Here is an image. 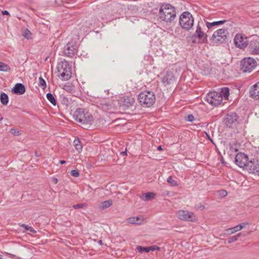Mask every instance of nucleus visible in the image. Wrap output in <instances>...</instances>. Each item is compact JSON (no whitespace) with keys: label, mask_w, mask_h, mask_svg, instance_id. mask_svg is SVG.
Here are the masks:
<instances>
[{"label":"nucleus","mask_w":259,"mask_h":259,"mask_svg":"<svg viewBox=\"0 0 259 259\" xmlns=\"http://www.w3.org/2000/svg\"><path fill=\"white\" fill-rule=\"evenodd\" d=\"M176 16L175 8L170 4H164L160 7L159 16L162 21L166 23H171L175 19Z\"/></svg>","instance_id":"nucleus-1"},{"label":"nucleus","mask_w":259,"mask_h":259,"mask_svg":"<svg viewBox=\"0 0 259 259\" xmlns=\"http://www.w3.org/2000/svg\"><path fill=\"white\" fill-rule=\"evenodd\" d=\"M138 101L143 107H150L155 102V95L152 92L144 91L139 95Z\"/></svg>","instance_id":"nucleus-2"},{"label":"nucleus","mask_w":259,"mask_h":259,"mask_svg":"<svg viewBox=\"0 0 259 259\" xmlns=\"http://www.w3.org/2000/svg\"><path fill=\"white\" fill-rule=\"evenodd\" d=\"M73 117L75 120L82 124H91L94 119L92 115L83 108L77 109L73 114Z\"/></svg>","instance_id":"nucleus-3"},{"label":"nucleus","mask_w":259,"mask_h":259,"mask_svg":"<svg viewBox=\"0 0 259 259\" xmlns=\"http://www.w3.org/2000/svg\"><path fill=\"white\" fill-rule=\"evenodd\" d=\"M59 77L62 80H69L72 74L71 68L68 63L64 60L60 62L57 66Z\"/></svg>","instance_id":"nucleus-4"},{"label":"nucleus","mask_w":259,"mask_h":259,"mask_svg":"<svg viewBox=\"0 0 259 259\" xmlns=\"http://www.w3.org/2000/svg\"><path fill=\"white\" fill-rule=\"evenodd\" d=\"M179 23L183 29L189 30L193 26L194 18L189 12H184L180 15Z\"/></svg>","instance_id":"nucleus-5"},{"label":"nucleus","mask_w":259,"mask_h":259,"mask_svg":"<svg viewBox=\"0 0 259 259\" xmlns=\"http://www.w3.org/2000/svg\"><path fill=\"white\" fill-rule=\"evenodd\" d=\"M228 31L227 29H219L214 32L212 37L211 41L214 44H221L226 41Z\"/></svg>","instance_id":"nucleus-6"},{"label":"nucleus","mask_w":259,"mask_h":259,"mask_svg":"<svg viewBox=\"0 0 259 259\" xmlns=\"http://www.w3.org/2000/svg\"><path fill=\"white\" fill-rule=\"evenodd\" d=\"M256 66L257 62L254 59L251 57L244 58L241 61L240 69L243 72H250Z\"/></svg>","instance_id":"nucleus-7"},{"label":"nucleus","mask_w":259,"mask_h":259,"mask_svg":"<svg viewBox=\"0 0 259 259\" xmlns=\"http://www.w3.org/2000/svg\"><path fill=\"white\" fill-rule=\"evenodd\" d=\"M77 52L76 42L73 40L68 42L64 48V53L65 56L72 58Z\"/></svg>","instance_id":"nucleus-8"},{"label":"nucleus","mask_w":259,"mask_h":259,"mask_svg":"<svg viewBox=\"0 0 259 259\" xmlns=\"http://www.w3.org/2000/svg\"><path fill=\"white\" fill-rule=\"evenodd\" d=\"M206 100L210 104L217 106L222 102L221 94L217 92H211L206 95Z\"/></svg>","instance_id":"nucleus-9"},{"label":"nucleus","mask_w":259,"mask_h":259,"mask_svg":"<svg viewBox=\"0 0 259 259\" xmlns=\"http://www.w3.org/2000/svg\"><path fill=\"white\" fill-rule=\"evenodd\" d=\"M235 45L239 49H244L248 45L247 37L243 34H237L234 39Z\"/></svg>","instance_id":"nucleus-10"},{"label":"nucleus","mask_w":259,"mask_h":259,"mask_svg":"<svg viewBox=\"0 0 259 259\" xmlns=\"http://www.w3.org/2000/svg\"><path fill=\"white\" fill-rule=\"evenodd\" d=\"M238 116L235 112H230L227 114L224 119L225 123L227 127H231L238 122Z\"/></svg>","instance_id":"nucleus-11"},{"label":"nucleus","mask_w":259,"mask_h":259,"mask_svg":"<svg viewBox=\"0 0 259 259\" xmlns=\"http://www.w3.org/2000/svg\"><path fill=\"white\" fill-rule=\"evenodd\" d=\"M235 161L238 166L244 168L248 162V156L244 153H239L236 155Z\"/></svg>","instance_id":"nucleus-12"},{"label":"nucleus","mask_w":259,"mask_h":259,"mask_svg":"<svg viewBox=\"0 0 259 259\" xmlns=\"http://www.w3.org/2000/svg\"><path fill=\"white\" fill-rule=\"evenodd\" d=\"M178 218L186 221L194 222L195 221V216L194 213L186 210H181L178 212Z\"/></svg>","instance_id":"nucleus-13"},{"label":"nucleus","mask_w":259,"mask_h":259,"mask_svg":"<svg viewBox=\"0 0 259 259\" xmlns=\"http://www.w3.org/2000/svg\"><path fill=\"white\" fill-rule=\"evenodd\" d=\"M162 81L165 85L174 84L176 83V78L172 72L167 71L162 78Z\"/></svg>","instance_id":"nucleus-14"},{"label":"nucleus","mask_w":259,"mask_h":259,"mask_svg":"<svg viewBox=\"0 0 259 259\" xmlns=\"http://www.w3.org/2000/svg\"><path fill=\"white\" fill-rule=\"evenodd\" d=\"M195 36L199 39L200 42L205 43L207 42V35L202 31L201 27L199 24L197 26Z\"/></svg>","instance_id":"nucleus-15"},{"label":"nucleus","mask_w":259,"mask_h":259,"mask_svg":"<svg viewBox=\"0 0 259 259\" xmlns=\"http://www.w3.org/2000/svg\"><path fill=\"white\" fill-rule=\"evenodd\" d=\"M244 169L249 173L254 174L259 176V165L255 164L252 161L248 162Z\"/></svg>","instance_id":"nucleus-16"},{"label":"nucleus","mask_w":259,"mask_h":259,"mask_svg":"<svg viewBox=\"0 0 259 259\" xmlns=\"http://www.w3.org/2000/svg\"><path fill=\"white\" fill-rule=\"evenodd\" d=\"M248 49L251 54H259V41L257 40H251L249 44Z\"/></svg>","instance_id":"nucleus-17"},{"label":"nucleus","mask_w":259,"mask_h":259,"mask_svg":"<svg viewBox=\"0 0 259 259\" xmlns=\"http://www.w3.org/2000/svg\"><path fill=\"white\" fill-rule=\"evenodd\" d=\"M249 93L253 99L259 100V81L250 88Z\"/></svg>","instance_id":"nucleus-18"},{"label":"nucleus","mask_w":259,"mask_h":259,"mask_svg":"<svg viewBox=\"0 0 259 259\" xmlns=\"http://www.w3.org/2000/svg\"><path fill=\"white\" fill-rule=\"evenodd\" d=\"M246 225H248V222L243 223L235 227L226 230V232H227V234L229 235L235 233L237 231L241 230Z\"/></svg>","instance_id":"nucleus-19"},{"label":"nucleus","mask_w":259,"mask_h":259,"mask_svg":"<svg viewBox=\"0 0 259 259\" xmlns=\"http://www.w3.org/2000/svg\"><path fill=\"white\" fill-rule=\"evenodd\" d=\"M12 91L16 94L22 95L25 92V88L23 84L18 83L15 85V87L12 89Z\"/></svg>","instance_id":"nucleus-20"},{"label":"nucleus","mask_w":259,"mask_h":259,"mask_svg":"<svg viewBox=\"0 0 259 259\" xmlns=\"http://www.w3.org/2000/svg\"><path fill=\"white\" fill-rule=\"evenodd\" d=\"M135 101V99L132 97H125L123 98L122 101V106L125 108H128L134 105Z\"/></svg>","instance_id":"nucleus-21"},{"label":"nucleus","mask_w":259,"mask_h":259,"mask_svg":"<svg viewBox=\"0 0 259 259\" xmlns=\"http://www.w3.org/2000/svg\"><path fill=\"white\" fill-rule=\"evenodd\" d=\"M0 101L3 105H7L9 102V97L5 93H2L0 95Z\"/></svg>","instance_id":"nucleus-22"},{"label":"nucleus","mask_w":259,"mask_h":259,"mask_svg":"<svg viewBox=\"0 0 259 259\" xmlns=\"http://www.w3.org/2000/svg\"><path fill=\"white\" fill-rule=\"evenodd\" d=\"M73 143L76 150L78 153H80L82 151V146L81 144L79 139L78 138L75 139L74 140Z\"/></svg>","instance_id":"nucleus-23"},{"label":"nucleus","mask_w":259,"mask_h":259,"mask_svg":"<svg viewBox=\"0 0 259 259\" xmlns=\"http://www.w3.org/2000/svg\"><path fill=\"white\" fill-rule=\"evenodd\" d=\"M246 235L245 233H239L237 234L236 235L229 238L228 240V242L229 243H231L233 242L237 241L240 237H245Z\"/></svg>","instance_id":"nucleus-24"},{"label":"nucleus","mask_w":259,"mask_h":259,"mask_svg":"<svg viewBox=\"0 0 259 259\" xmlns=\"http://www.w3.org/2000/svg\"><path fill=\"white\" fill-rule=\"evenodd\" d=\"M140 221H141V219L138 217H131L127 219L128 223L132 224H140L141 222H140Z\"/></svg>","instance_id":"nucleus-25"},{"label":"nucleus","mask_w":259,"mask_h":259,"mask_svg":"<svg viewBox=\"0 0 259 259\" xmlns=\"http://www.w3.org/2000/svg\"><path fill=\"white\" fill-rule=\"evenodd\" d=\"M219 93L221 94L222 98L224 97L225 99H228L230 94L229 89L228 88H222L221 91L219 92Z\"/></svg>","instance_id":"nucleus-26"},{"label":"nucleus","mask_w":259,"mask_h":259,"mask_svg":"<svg viewBox=\"0 0 259 259\" xmlns=\"http://www.w3.org/2000/svg\"><path fill=\"white\" fill-rule=\"evenodd\" d=\"M113 203L112 200L110 199L104 201L100 204V207L102 209L107 208L110 207Z\"/></svg>","instance_id":"nucleus-27"},{"label":"nucleus","mask_w":259,"mask_h":259,"mask_svg":"<svg viewBox=\"0 0 259 259\" xmlns=\"http://www.w3.org/2000/svg\"><path fill=\"white\" fill-rule=\"evenodd\" d=\"M11 70L10 66L3 62H0V71L3 72H9Z\"/></svg>","instance_id":"nucleus-28"},{"label":"nucleus","mask_w":259,"mask_h":259,"mask_svg":"<svg viewBox=\"0 0 259 259\" xmlns=\"http://www.w3.org/2000/svg\"><path fill=\"white\" fill-rule=\"evenodd\" d=\"M47 98L53 105H56V100L53 94L50 93H48L47 94Z\"/></svg>","instance_id":"nucleus-29"},{"label":"nucleus","mask_w":259,"mask_h":259,"mask_svg":"<svg viewBox=\"0 0 259 259\" xmlns=\"http://www.w3.org/2000/svg\"><path fill=\"white\" fill-rule=\"evenodd\" d=\"M143 195H144L145 197V200L149 201L153 199L154 198L155 194L152 192H148L144 194Z\"/></svg>","instance_id":"nucleus-30"},{"label":"nucleus","mask_w":259,"mask_h":259,"mask_svg":"<svg viewBox=\"0 0 259 259\" xmlns=\"http://www.w3.org/2000/svg\"><path fill=\"white\" fill-rule=\"evenodd\" d=\"M167 182L172 186H178L177 182L173 179V177L172 176H169L167 178Z\"/></svg>","instance_id":"nucleus-31"},{"label":"nucleus","mask_w":259,"mask_h":259,"mask_svg":"<svg viewBox=\"0 0 259 259\" xmlns=\"http://www.w3.org/2000/svg\"><path fill=\"white\" fill-rule=\"evenodd\" d=\"M21 227L24 228L25 230L30 231V232L35 234L36 233V231L31 227L27 225L23 224L20 225Z\"/></svg>","instance_id":"nucleus-32"},{"label":"nucleus","mask_w":259,"mask_h":259,"mask_svg":"<svg viewBox=\"0 0 259 259\" xmlns=\"http://www.w3.org/2000/svg\"><path fill=\"white\" fill-rule=\"evenodd\" d=\"M137 250L139 252H143V251H145L146 252H149V247H142L141 246H138L137 247Z\"/></svg>","instance_id":"nucleus-33"},{"label":"nucleus","mask_w":259,"mask_h":259,"mask_svg":"<svg viewBox=\"0 0 259 259\" xmlns=\"http://www.w3.org/2000/svg\"><path fill=\"white\" fill-rule=\"evenodd\" d=\"M39 80V86L42 88V89H45L46 87V83L45 80L42 78V77H39L38 78Z\"/></svg>","instance_id":"nucleus-34"},{"label":"nucleus","mask_w":259,"mask_h":259,"mask_svg":"<svg viewBox=\"0 0 259 259\" xmlns=\"http://www.w3.org/2000/svg\"><path fill=\"white\" fill-rule=\"evenodd\" d=\"M31 33L28 29H26L23 34V35L27 39H30L31 38Z\"/></svg>","instance_id":"nucleus-35"},{"label":"nucleus","mask_w":259,"mask_h":259,"mask_svg":"<svg viewBox=\"0 0 259 259\" xmlns=\"http://www.w3.org/2000/svg\"><path fill=\"white\" fill-rule=\"evenodd\" d=\"M206 25L208 29L211 28L213 26H217V21L213 22L211 23L206 22Z\"/></svg>","instance_id":"nucleus-36"},{"label":"nucleus","mask_w":259,"mask_h":259,"mask_svg":"<svg viewBox=\"0 0 259 259\" xmlns=\"http://www.w3.org/2000/svg\"><path fill=\"white\" fill-rule=\"evenodd\" d=\"M84 206H85V204L84 203H79L76 205H74L73 207L74 209H79L81 208H83Z\"/></svg>","instance_id":"nucleus-37"},{"label":"nucleus","mask_w":259,"mask_h":259,"mask_svg":"<svg viewBox=\"0 0 259 259\" xmlns=\"http://www.w3.org/2000/svg\"><path fill=\"white\" fill-rule=\"evenodd\" d=\"M11 133L14 136H19L20 135V133L19 131H17L14 128H12L11 130Z\"/></svg>","instance_id":"nucleus-38"},{"label":"nucleus","mask_w":259,"mask_h":259,"mask_svg":"<svg viewBox=\"0 0 259 259\" xmlns=\"http://www.w3.org/2000/svg\"><path fill=\"white\" fill-rule=\"evenodd\" d=\"M71 175L75 177H78L79 176V173L78 170H72L71 171Z\"/></svg>","instance_id":"nucleus-39"},{"label":"nucleus","mask_w":259,"mask_h":259,"mask_svg":"<svg viewBox=\"0 0 259 259\" xmlns=\"http://www.w3.org/2000/svg\"><path fill=\"white\" fill-rule=\"evenodd\" d=\"M149 251L150 250L151 251H155V250H160V248L158 246H156L155 245H153V246H150L149 247Z\"/></svg>","instance_id":"nucleus-40"},{"label":"nucleus","mask_w":259,"mask_h":259,"mask_svg":"<svg viewBox=\"0 0 259 259\" xmlns=\"http://www.w3.org/2000/svg\"><path fill=\"white\" fill-rule=\"evenodd\" d=\"M194 119V117L193 115L190 114L186 117V120L188 121H192Z\"/></svg>","instance_id":"nucleus-41"},{"label":"nucleus","mask_w":259,"mask_h":259,"mask_svg":"<svg viewBox=\"0 0 259 259\" xmlns=\"http://www.w3.org/2000/svg\"><path fill=\"white\" fill-rule=\"evenodd\" d=\"M220 195L223 197H225L227 195V192L225 190H222L220 191Z\"/></svg>","instance_id":"nucleus-42"},{"label":"nucleus","mask_w":259,"mask_h":259,"mask_svg":"<svg viewBox=\"0 0 259 259\" xmlns=\"http://www.w3.org/2000/svg\"><path fill=\"white\" fill-rule=\"evenodd\" d=\"M226 21V20H221V21H217V25H219L223 24Z\"/></svg>","instance_id":"nucleus-43"},{"label":"nucleus","mask_w":259,"mask_h":259,"mask_svg":"<svg viewBox=\"0 0 259 259\" xmlns=\"http://www.w3.org/2000/svg\"><path fill=\"white\" fill-rule=\"evenodd\" d=\"M2 14L3 15H9V13L8 11H7L6 10H5V11H2Z\"/></svg>","instance_id":"nucleus-44"},{"label":"nucleus","mask_w":259,"mask_h":259,"mask_svg":"<svg viewBox=\"0 0 259 259\" xmlns=\"http://www.w3.org/2000/svg\"><path fill=\"white\" fill-rule=\"evenodd\" d=\"M230 149H231V150H234V151H235V152H237V151H238V149H237V148H234V147H233V146H232V145H231V146H230Z\"/></svg>","instance_id":"nucleus-45"},{"label":"nucleus","mask_w":259,"mask_h":259,"mask_svg":"<svg viewBox=\"0 0 259 259\" xmlns=\"http://www.w3.org/2000/svg\"><path fill=\"white\" fill-rule=\"evenodd\" d=\"M120 154L123 156L126 155V150L125 151L120 152Z\"/></svg>","instance_id":"nucleus-46"},{"label":"nucleus","mask_w":259,"mask_h":259,"mask_svg":"<svg viewBox=\"0 0 259 259\" xmlns=\"http://www.w3.org/2000/svg\"><path fill=\"white\" fill-rule=\"evenodd\" d=\"M60 163L61 164H65V163H66V161H65V160H60Z\"/></svg>","instance_id":"nucleus-47"},{"label":"nucleus","mask_w":259,"mask_h":259,"mask_svg":"<svg viewBox=\"0 0 259 259\" xmlns=\"http://www.w3.org/2000/svg\"><path fill=\"white\" fill-rule=\"evenodd\" d=\"M199 208L201 209H203L204 208V205H200Z\"/></svg>","instance_id":"nucleus-48"},{"label":"nucleus","mask_w":259,"mask_h":259,"mask_svg":"<svg viewBox=\"0 0 259 259\" xmlns=\"http://www.w3.org/2000/svg\"><path fill=\"white\" fill-rule=\"evenodd\" d=\"M157 149L158 150H161L162 149V147L161 146H159L157 147Z\"/></svg>","instance_id":"nucleus-49"},{"label":"nucleus","mask_w":259,"mask_h":259,"mask_svg":"<svg viewBox=\"0 0 259 259\" xmlns=\"http://www.w3.org/2000/svg\"><path fill=\"white\" fill-rule=\"evenodd\" d=\"M98 243L100 245H102V241L101 240H100L99 241H98Z\"/></svg>","instance_id":"nucleus-50"},{"label":"nucleus","mask_w":259,"mask_h":259,"mask_svg":"<svg viewBox=\"0 0 259 259\" xmlns=\"http://www.w3.org/2000/svg\"><path fill=\"white\" fill-rule=\"evenodd\" d=\"M54 182L56 184L58 182V180L57 179H55L54 180Z\"/></svg>","instance_id":"nucleus-51"},{"label":"nucleus","mask_w":259,"mask_h":259,"mask_svg":"<svg viewBox=\"0 0 259 259\" xmlns=\"http://www.w3.org/2000/svg\"><path fill=\"white\" fill-rule=\"evenodd\" d=\"M3 119V117L1 115V114L0 113V121L2 120Z\"/></svg>","instance_id":"nucleus-52"},{"label":"nucleus","mask_w":259,"mask_h":259,"mask_svg":"<svg viewBox=\"0 0 259 259\" xmlns=\"http://www.w3.org/2000/svg\"><path fill=\"white\" fill-rule=\"evenodd\" d=\"M35 156H37V157H38V156H39V155H37V152H35Z\"/></svg>","instance_id":"nucleus-53"},{"label":"nucleus","mask_w":259,"mask_h":259,"mask_svg":"<svg viewBox=\"0 0 259 259\" xmlns=\"http://www.w3.org/2000/svg\"><path fill=\"white\" fill-rule=\"evenodd\" d=\"M250 232H251V231H250V232H248V233H247V234H250Z\"/></svg>","instance_id":"nucleus-54"}]
</instances>
